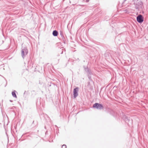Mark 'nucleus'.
<instances>
[{
    "instance_id": "1",
    "label": "nucleus",
    "mask_w": 148,
    "mask_h": 148,
    "mask_svg": "<svg viewBox=\"0 0 148 148\" xmlns=\"http://www.w3.org/2000/svg\"><path fill=\"white\" fill-rule=\"evenodd\" d=\"M28 53V51L26 47H24L22 48L21 50V56L22 58H24L25 56Z\"/></svg>"
},
{
    "instance_id": "2",
    "label": "nucleus",
    "mask_w": 148,
    "mask_h": 148,
    "mask_svg": "<svg viewBox=\"0 0 148 148\" xmlns=\"http://www.w3.org/2000/svg\"><path fill=\"white\" fill-rule=\"evenodd\" d=\"M93 107V108L100 110H101L103 108V107L102 104L97 103H96L94 104Z\"/></svg>"
},
{
    "instance_id": "3",
    "label": "nucleus",
    "mask_w": 148,
    "mask_h": 148,
    "mask_svg": "<svg viewBox=\"0 0 148 148\" xmlns=\"http://www.w3.org/2000/svg\"><path fill=\"white\" fill-rule=\"evenodd\" d=\"M137 21L139 23H142L143 21V18L141 15H139L137 17Z\"/></svg>"
},
{
    "instance_id": "4",
    "label": "nucleus",
    "mask_w": 148,
    "mask_h": 148,
    "mask_svg": "<svg viewBox=\"0 0 148 148\" xmlns=\"http://www.w3.org/2000/svg\"><path fill=\"white\" fill-rule=\"evenodd\" d=\"M79 90V89L78 87L75 88L73 90V93L74 95V98H75L78 95V92Z\"/></svg>"
},
{
    "instance_id": "5",
    "label": "nucleus",
    "mask_w": 148,
    "mask_h": 148,
    "mask_svg": "<svg viewBox=\"0 0 148 148\" xmlns=\"http://www.w3.org/2000/svg\"><path fill=\"white\" fill-rule=\"evenodd\" d=\"M53 35L54 36H57L58 35V32L56 30L53 31Z\"/></svg>"
},
{
    "instance_id": "6",
    "label": "nucleus",
    "mask_w": 148,
    "mask_h": 148,
    "mask_svg": "<svg viewBox=\"0 0 148 148\" xmlns=\"http://www.w3.org/2000/svg\"><path fill=\"white\" fill-rule=\"evenodd\" d=\"M15 92H16V91H15V90H14V91H13L12 92V95L13 97H15V98H16L17 96Z\"/></svg>"
},
{
    "instance_id": "7",
    "label": "nucleus",
    "mask_w": 148,
    "mask_h": 148,
    "mask_svg": "<svg viewBox=\"0 0 148 148\" xmlns=\"http://www.w3.org/2000/svg\"><path fill=\"white\" fill-rule=\"evenodd\" d=\"M66 146L65 145H63L62 146V148H66Z\"/></svg>"
}]
</instances>
